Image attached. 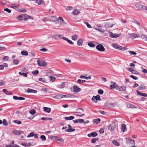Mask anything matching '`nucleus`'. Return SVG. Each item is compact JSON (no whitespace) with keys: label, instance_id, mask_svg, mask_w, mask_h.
<instances>
[{"label":"nucleus","instance_id":"obj_35","mask_svg":"<svg viewBox=\"0 0 147 147\" xmlns=\"http://www.w3.org/2000/svg\"><path fill=\"white\" fill-rule=\"evenodd\" d=\"M106 32L107 34H109L110 37H112L113 36V34L112 32L109 31H106Z\"/></svg>","mask_w":147,"mask_h":147},{"label":"nucleus","instance_id":"obj_26","mask_svg":"<svg viewBox=\"0 0 147 147\" xmlns=\"http://www.w3.org/2000/svg\"><path fill=\"white\" fill-rule=\"evenodd\" d=\"M21 54L23 55H28V53L26 51H22L21 52Z\"/></svg>","mask_w":147,"mask_h":147},{"label":"nucleus","instance_id":"obj_52","mask_svg":"<svg viewBox=\"0 0 147 147\" xmlns=\"http://www.w3.org/2000/svg\"><path fill=\"white\" fill-rule=\"evenodd\" d=\"M15 123H16L18 124H20L22 122L21 121H18V120H15L13 121Z\"/></svg>","mask_w":147,"mask_h":147},{"label":"nucleus","instance_id":"obj_1","mask_svg":"<svg viewBox=\"0 0 147 147\" xmlns=\"http://www.w3.org/2000/svg\"><path fill=\"white\" fill-rule=\"evenodd\" d=\"M112 46L115 49L120 50L122 51H124L127 49V47H123L120 46L119 45L116 43H113L112 45Z\"/></svg>","mask_w":147,"mask_h":147},{"label":"nucleus","instance_id":"obj_59","mask_svg":"<svg viewBox=\"0 0 147 147\" xmlns=\"http://www.w3.org/2000/svg\"><path fill=\"white\" fill-rule=\"evenodd\" d=\"M127 69L129 71L132 72L133 70L134 69L132 68H127Z\"/></svg>","mask_w":147,"mask_h":147},{"label":"nucleus","instance_id":"obj_43","mask_svg":"<svg viewBox=\"0 0 147 147\" xmlns=\"http://www.w3.org/2000/svg\"><path fill=\"white\" fill-rule=\"evenodd\" d=\"M130 37H138L139 35L137 34H130Z\"/></svg>","mask_w":147,"mask_h":147},{"label":"nucleus","instance_id":"obj_5","mask_svg":"<svg viewBox=\"0 0 147 147\" xmlns=\"http://www.w3.org/2000/svg\"><path fill=\"white\" fill-rule=\"evenodd\" d=\"M100 96L99 95H98L96 96H94L92 98V100L95 103L97 102V100H100Z\"/></svg>","mask_w":147,"mask_h":147},{"label":"nucleus","instance_id":"obj_8","mask_svg":"<svg viewBox=\"0 0 147 147\" xmlns=\"http://www.w3.org/2000/svg\"><path fill=\"white\" fill-rule=\"evenodd\" d=\"M111 83L112 84L110 86V87L111 88V89H113L114 88H116L117 89V88L118 87V86L116 85V83L115 82H111Z\"/></svg>","mask_w":147,"mask_h":147},{"label":"nucleus","instance_id":"obj_54","mask_svg":"<svg viewBox=\"0 0 147 147\" xmlns=\"http://www.w3.org/2000/svg\"><path fill=\"white\" fill-rule=\"evenodd\" d=\"M92 136L93 137L96 136L98 134L97 133L95 132H92L91 133Z\"/></svg>","mask_w":147,"mask_h":147},{"label":"nucleus","instance_id":"obj_63","mask_svg":"<svg viewBox=\"0 0 147 147\" xmlns=\"http://www.w3.org/2000/svg\"><path fill=\"white\" fill-rule=\"evenodd\" d=\"M78 122L82 123L84 122V120L82 119H78Z\"/></svg>","mask_w":147,"mask_h":147},{"label":"nucleus","instance_id":"obj_16","mask_svg":"<svg viewBox=\"0 0 147 147\" xmlns=\"http://www.w3.org/2000/svg\"><path fill=\"white\" fill-rule=\"evenodd\" d=\"M126 87L125 86H118L117 89L119 90L120 91H124L126 89Z\"/></svg>","mask_w":147,"mask_h":147},{"label":"nucleus","instance_id":"obj_51","mask_svg":"<svg viewBox=\"0 0 147 147\" xmlns=\"http://www.w3.org/2000/svg\"><path fill=\"white\" fill-rule=\"evenodd\" d=\"M38 73V70H36L32 72V73L33 74L36 75Z\"/></svg>","mask_w":147,"mask_h":147},{"label":"nucleus","instance_id":"obj_14","mask_svg":"<svg viewBox=\"0 0 147 147\" xmlns=\"http://www.w3.org/2000/svg\"><path fill=\"white\" fill-rule=\"evenodd\" d=\"M24 17V14L20 15L17 17V19L18 20L22 21L23 20V18Z\"/></svg>","mask_w":147,"mask_h":147},{"label":"nucleus","instance_id":"obj_6","mask_svg":"<svg viewBox=\"0 0 147 147\" xmlns=\"http://www.w3.org/2000/svg\"><path fill=\"white\" fill-rule=\"evenodd\" d=\"M115 25V24H112L111 22H105L104 26L106 28H110L113 27Z\"/></svg>","mask_w":147,"mask_h":147},{"label":"nucleus","instance_id":"obj_53","mask_svg":"<svg viewBox=\"0 0 147 147\" xmlns=\"http://www.w3.org/2000/svg\"><path fill=\"white\" fill-rule=\"evenodd\" d=\"M98 93L100 94H102L103 93V91L101 89H99L98 91Z\"/></svg>","mask_w":147,"mask_h":147},{"label":"nucleus","instance_id":"obj_39","mask_svg":"<svg viewBox=\"0 0 147 147\" xmlns=\"http://www.w3.org/2000/svg\"><path fill=\"white\" fill-rule=\"evenodd\" d=\"M3 124L5 125L6 126L8 125V123L5 119H4L3 121Z\"/></svg>","mask_w":147,"mask_h":147},{"label":"nucleus","instance_id":"obj_27","mask_svg":"<svg viewBox=\"0 0 147 147\" xmlns=\"http://www.w3.org/2000/svg\"><path fill=\"white\" fill-rule=\"evenodd\" d=\"M100 119L99 118H98L94 119L93 121V123L98 124L100 122Z\"/></svg>","mask_w":147,"mask_h":147},{"label":"nucleus","instance_id":"obj_3","mask_svg":"<svg viewBox=\"0 0 147 147\" xmlns=\"http://www.w3.org/2000/svg\"><path fill=\"white\" fill-rule=\"evenodd\" d=\"M115 127V123L112 121L111 123L107 126L108 129L111 131H113Z\"/></svg>","mask_w":147,"mask_h":147},{"label":"nucleus","instance_id":"obj_49","mask_svg":"<svg viewBox=\"0 0 147 147\" xmlns=\"http://www.w3.org/2000/svg\"><path fill=\"white\" fill-rule=\"evenodd\" d=\"M49 78H50V80L52 82H54L55 80V78L51 76H50Z\"/></svg>","mask_w":147,"mask_h":147},{"label":"nucleus","instance_id":"obj_10","mask_svg":"<svg viewBox=\"0 0 147 147\" xmlns=\"http://www.w3.org/2000/svg\"><path fill=\"white\" fill-rule=\"evenodd\" d=\"M26 92L28 93H36L37 92V90L30 88L27 89L26 90Z\"/></svg>","mask_w":147,"mask_h":147},{"label":"nucleus","instance_id":"obj_36","mask_svg":"<svg viewBox=\"0 0 147 147\" xmlns=\"http://www.w3.org/2000/svg\"><path fill=\"white\" fill-rule=\"evenodd\" d=\"M29 113L32 115H34L35 113V110L34 109H32L30 110Z\"/></svg>","mask_w":147,"mask_h":147},{"label":"nucleus","instance_id":"obj_42","mask_svg":"<svg viewBox=\"0 0 147 147\" xmlns=\"http://www.w3.org/2000/svg\"><path fill=\"white\" fill-rule=\"evenodd\" d=\"M4 11H6L8 13H10L11 12V10L7 8L4 9Z\"/></svg>","mask_w":147,"mask_h":147},{"label":"nucleus","instance_id":"obj_20","mask_svg":"<svg viewBox=\"0 0 147 147\" xmlns=\"http://www.w3.org/2000/svg\"><path fill=\"white\" fill-rule=\"evenodd\" d=\"M79 12L78 9H75L73 10L72 13L74 15H76L78 14Z\"/></svg>","mask_w":147,"mask_h":147},{"label":"nucleus","instance_id":"obj_37","mask_svg":"<svg viewBox=\"0 0 147 147\" xmlns=\"http://www.w3.org/2000/svg\"><path fill=\"white\" fill-rule=\"evenodd\" d=\"M140 8L143 10H147V8L144 5H140Z\"/></svg>","mask_w":147,"mask_h":147},{"label":"nucleus","instance_id":"obj_33","mask_svg":"<svg viewBox=\"0 0 147 147\" xmlns=\"http://www.w3.org/2000/svg\"><path fill=\"white\" fill-rule=\"evenodd\" d=\"M88 45L91 47H94L95 46V45L92 42H89L88 44Z\"/></svg>","mask_w":147,"mask_h":147},{"label":"nucleus","instance_id":"obj_28","mask_svg":"<svg viewBox=\"0 0 147 147\" xmlns=\"http://www.w3.org/2000/svg\"><path fill=\"white\" fill-rule=\"evenodd\" d=\"M36 2L37 3L38 5H41L42 3L44 4V2L42 1V0H36Z\"/></svg>","mask_w":147,"mask_h":147},{"label":"nucleus","instance_id":"obj_48","mask_svg":"<svg viewBox=\"0 0 147 147\" xmlns=\"http://www.w3.org/2000/svg\"><path fill=\"white\" fill-rule=\"evenodd\" d=\"M130 77L135 80H137L138 79V78L137 77L134 76L132 75H131Z\"/></svg>","mask_w":147,"mask_h":147},{"label":"nucleus","instance_id":"obj_12","mask_svg":"<svg viewBox=\"0 0 147 147\" xmlns=\"http://www.w3.org/2000/svg\"><path fill=\"white\" fill-rule=\"evenodd\" d=\"M126 125L125 124H123L121 125V131L123 132H124L126 131Z\"/></svg>","mask_w":147,"mask_h":147},{"label":"nucleus","instance_id":"obj_47","mask_svg":"<svg viewBox=\"0 0 147 147\" xmlns=\"http://www.w3.org/2000/svg\"><path fill=\"white\" fill-rule=\"evenodd\" d=\"M98 138H95L92 139L91 141V142L92 143H94L96 142V141H98Z\"/></svg>","mask_w":147,"mask_h":147},{"label":"nucleus","instance_id":"obj_45","mask_svg":"<svg viewBox=\"0 0 147 147\" xmlns=\"http://www.w3.org/2000/svg\"><path fill=\"white\" fill-rule=\"evenodd\" d=\"M38 80L39 81L42 82L43 83L45 82V79L43 78H40Z\"/></svg>","mask_w":147,"mask_h":147},{"label":"nucleus","instance_id":"obj_24","mask_svg":"<svg viewBox=\"0 0 147 147\" xmlns=\"http://www.w3.org/2000/svg\"><path fill=\"white\" fill-rule=\"evenodd\" d=\"M112 142L116 146H119V144L116 140H113Z\"/></svg>","mask_w":147,"mask_h":147},{"label":"nucleus","instance_id":"obj_13","mask_svg":"<svg viewBox=\"0 0 147 147\" xmlns=\"http://www.w3.org/2000/svg\"><path fill=\"white\" fill-rule=\"evenodd\" d=\"M73 88L74 90V92H78L80 90V89L76 86H74Z\"/></svg>","mask_w":147,"mask_h":147},{"label":"nucleus","instance_id":"obj_7","mask_svg":"<svg viewBox=\"0 0 147 147\" xmlns=\"http://www.w3.org/2000/svg\"><path fill=\"white\" fill-rule=\"evenodd\" d=\"M37 63L38 65L40 66H45V63L43 60H37Z\"/></svg>","mask_w":147,"mask_h":147},{"label":"nucleus","instance_id":"obj_46","mask_svg":"<svg viewBox=\"0 0 147 147\" xmlns=\"http://www.w3.org/2000/svg\"><path fill=\"white\" fill-rule=\"evenodd\" d=\"M13 63L16 65H17L18 63V60L17 59H15L13 60Z\"/></svg>","mask_w":147,"mask_h":147},{"label":"nucleus","instance_id":"obj_23","mask_svg":"<svg viewBox=\"0 0 147 147\" xmlns=\"http://www.w3.org/2000/svg\"><path fill=\"white\" fill-rule=\"evenodd\" d=\"M74 117L73 116H71L69 117H65L64 119L66 120H71L74 119Z\"/></svg>","mask_w":147,"mask_h":147},{"label":"nucleus","instance_id":"obj_11","mask_svg":"<svg viewBox=\"0 0 147 147\" xmlns=\"http://www.w3.org/2000/svg\"><path fill=\"white\" fill-rule=\"evenodd\" d=\"M13 134L16 135H19L21 134L22 131H20L14 130L13 131Z\"/></svg>","mask_w":147,"mask_h":147},{"label":"nucleus","instance_id":"obj_19","mask_svg":"<svg viewBox=\"0 0 147 147\" xmlns=\"http://www.w3.org/2000/svg\"><path fill=\"white\" fill-rule=\"evenodd\" d=\"M54 98L57 99H61L62 97V94H59L57 95H56L54 96L53 97Z\"/></svg>","mask_w":147,"mask_h":147},{"label":"nucleus","instance_id":"obj_57","mask_svg":"<svg viewBox=\"0 0 147 147\" xmlns=\"http://www.w3.org/2000/svg\"><path fill=\"white\" fill-rule=\"evenodd\" d=\"M72 9H73V7H72L68 6L67 7L66 9L67 10V11L68 10H72Z\"/></svg>","mask_w":147,"mask_h":147},{"label":"nucleus","instance_id":"obj_62","mask_svg":"<svg viewBox=\"0 0 147 147\" xmlns=\"http://www.w3.org/2000/svg\"><path fill=\"white\" fill-rule=\"evenodd\" d=\"M40 51H41L46 52L47 51V50L45 48H42V49H40Z\"/></svg>","mask_w":147,"mask_h":147},{"label":"nucleus","instance_id":"obj_17","mask_svg":"<svg viewBox=\"0 0 147 147\" xmlns=\"http://www.w3.org/2000/svg\"><path fill=\"white\" fill-rule=\"evenodd\" d=\"M21 144L25 146H30L31 145V143L30 142L29 143H22Z\"/></svg>","mask_w":147,"mask_h":147},{"label":"nucleus","instance_id":"obj_34","mask_svg":"<svg viewBox=\"0 0 147 147\" xmlns=\"http://www.w3.org/2000/svg\"><path fill=\"white\" fill-rule=\"evenodd\" d=\"M42 120H52V119L51 118H47V117H42L41 119Z\"/></svg>","mask_w":147,"mask_h":147},{"label":"nucleus","instance_id":"obj_15","mask_svg":"<svg viewBox=\"0 0 147 147\" xmlns=\"http://www.w3.org/2000/svg\"><path fill=\"white\" fill-rule=\"evenodd\" d=\"M136 92L138 95L142 96L145 97L147 96V94L146 93L141 92L138 91H137Z\"/></svg>","mask_w":147,"mask_h":147},{"label":"nucleus","instance_id":"obj_2","mask_svg":"<svg viewBox=\"0 0 147 147\" xmlns=\"http://www.w3.org/2000/svg\"><path fill=\"white\" fill-rule=\"evenodd\" d=\"M53 38L51 37L52 38H49V37H42V38L40 39V41L42 42L45 43L49 41H54L55 40L58 39L56 38Z\"/></svg>","mask_w":147,"mask_h":147},{"label":"nucleus","instance_id":"obj_30","mask_svg":"<svg viewBox=\"0 0 147 147\" xmlns=\"http://www.w3.org/2000/svg\"><path fill=\"white\" fill-rule=\"evenodd\" d=\"M3 92L5 93L6 94H11V92H8V91H7V90H6V89H3Z\"/></svg>","mask_w":147,"mask_h":147},{"label":"nucleus","instance_id":"obj_32","mask_svg":"<svg viewBox=\"0 0 147 147\" xmlns=\"http://www.w3.org/2000/svg\"><path fill=\"white\" fill-rule=\"evenodd\" d=\"M77 113H82L83 112V110L81 108H79L77 109Z\"/></svg>","mask_w":147,"mask_h":147},{"label":"nucleus","instance_id":"obj_56","mask_svg":"<svg viewBox=\"0 0 147 147\" xmlns=\"http://www.w3.org/2000/svg\"><path fill=\"white\" fill-rule=\"evenodd\" d=\"M95 29L98 30L99 32H100L101 33H102V32H103V30H102L101 29L95 28Z\"/></svg>","mask_w":147,"mask_h":147},{"label":"nucleus","instance_id":"obj_41","mask_svg":"<svg viewBox=\"0 0 147 147\" xmlns=\"http://www.w3.org/2000/svg\"><path fill=\"white\" fill-rule=\"evenodd\" d=\"M34 134L33 132H31L30 133L28 136L27 137H32L34 135Z\"/></svg>","mask_w":147,"mask_h":147},{"label":"nucleus","instance_id":"obj_25","mask_svg":"<svg viewBox=\"0 0 147 147\" xmlns=\"http://www.w3.org/2000/svg\"><path fill=\"white\" fill-rule=\"evenodd\" d=\"M131 21L138 24L139 26H140V24L139 22L134 19H131Z\"/></svg>","mask_w":147,"mask_h":147},{"label":"nucleus","instance_id":"obj_60","mask_svg":"<svg viewBox=\"0 0 147 147\" xmlns=\"http://www.w3.org/2000/svg\"><path fill=\"white\" fill-rule=\"evenodd\" d=\"M8 57L7 56H5L3 59V60H5V61H7V60H8Z\"/></svg>","mask_w":147,"mask_h":147},{"label":"nucleus","instance_id":"obj_58","mask_svg":"<svg viewBox=\"0 0 147 147\" xmlns=\"http://www.w3.org/2000/svg\"><path fill=\"white\" fill-rule=\"evenodd\" d=\"M58 20H59L61 22H63V20L61 17H58Z\"/></svg>","mask_w":147,"mask_h":147},{"label":"nucleus","instance_id":"obj_4","mask_svg":"<svg viewBox=\"0 0 147 147\" xmlns=\"http://www.w3.org/2000/svg\"><path fill=\"white\" fill-rule=\"evenodd\" d=\"M96 49L98 51L103 52L105 51V49L103 46L101 44H99L96 46Z\"/></svg>","mask_w":147,"mask_h":147},{"label":"nucleus","instance_id":"obj_44","mask_svg":"<svg viewBox=\"0 0 147 147\" xmlns=\"http://www.w3.org/2000/svg\"><path fill=\"white\" fill-rule=\"evenodd\" d=\"M40 138L43 141H45L46 140L45 136L44 135H42L40 137Z\"/></svg>","mask_w":147,"mask_h":147},{"label":"nucleus","instance_id":"obj_22","mask_svg":"<svg viewBox=\"0 0 147 147\" xmlns=\"http://www.w3.org/2000/svg\"><path fill=\"white\" fill-rule=\"evenodd\" d=\"M43 109L45 112L48 113H50L51 111V108L48 107H44L43 108Z\"/></svg>","mask_w":147,"mask_h":147},{"label":"nucleus","instance_id":"obj_31","mask_svg":"<svg viewBox=\"0 0 147 147\" xmlns=\"http://www.w3.org/2000/svg\"><path fill=\"white\" fill-rule=\"evenodd\" d=\"M25 17H27L28 20L31 19L33 20V17L31 16H30L27 14H24Z\"/></svg>","mask_w":147,"mask_h":147},{"label":"nucleus","instance_id":"obj_18","mask_svg":"<svg viewBox=\"0 0 147 147\" xmlns=\"http://www.w3.org/2000/svg\"><path fill=\"white\" fill-rule=\"evenodd\" d=\"M49 18L51 19L52 21H58V19L55 16H50Z\"/></svg>","mask_w":147,"mask_h":147},{"label":"nucleus","instance_id":"obj_40","mask_svg":"<svg viewBox=\"0 0 147 147\" xmlns=\"http://www.w3.org/2000/svg\"><path fill=\"white\" fill-rule=\"evenodd\" d=\"M129 52L130 54L131 55H135L137 54L136 53V52H135L133 51H129Z\"/></svg>","mask_w":147,"mask_h":147},{"label":"nucleus","instance_id":"obj_55","mask_svg":"<svg viewBox=\"0 0 147 147\" xmlns=\"http://www.w3.org/2000/svg\"><path fill=\"white\" fill-rule=\"evenodd\" d=\"M85 23L86 24L88 27L90 28H92L91 25L88 22H85Z\"/></svg>","mask_w":147,"mask_h":147},{"label":"nucleus","instance_id":"obj_38","mask_svg":"<svg viewBox=\"0 0 147 147\" xmlns=\"http://www.w3.org/2000/svg\"><path fill=\"white\" fill-rule=\"evenodd\" d=\"M19 74L20 75H21L23 76H24L25 77H27V74L26 73H21V72H19Z\"/></svg>","mask_w":147,"mask_h":147},{"label":"nucleus","instance_id":"obj_9","mask_svg":"<svg viewBox=\"0 0 147 147\" xmlns=\"http://www.w3.org/2000/svg\"><path fill=\"white\" fill-rule=\"evenodd\" d=\"M69 128L66 130L65 131L68 132H73L75 131V129H73L72 128V127L70 125V124L68 125Z\"/></svg>","mask_w":147,"mask_h":147},{"label":"nucleus","instance_id":"obj_29","mask_svg":"<svg viewBox=\"0 0 147 147\" xmlns=\"http://www.w3.org/2000/svg\"><path fill=\"white\" fill-rule=\"evenodd\" d=\"M139 90H143L145 88V86L143 84H141L138 88Z\"/></svg>","mask_w":147,"mask_h":147},{"label":"nucleus","instance_id":"obj_50","mask_svg":"<svg viewBox=\"0 0 147 147\" xmlns=\"http://www.w3.org/2000/svg\"><path fill=\"white\" fill-rule=\"evenodd\" d=\"M121 36V34H117L115 33L113 34V36L112 37H119Z\"/></svg>","mask_w":147,"mask_h":147},{"label":"nucleus","instance_id":"obj_21","mask_svg":"<svg viewBox=\"0 0 147 147\" xmlns=\"http://www.w3.org/2000/svg\"><path fill=\"white\" fill-rule=\"evenodd\" d=\"M83 40L82 39H80L78 40L77 42V45L78 46H80L82 45L83 42Z\"/></svg>","mask_w":147,"mask_h":147},{"label":"nucleus","instance_id":"obj_64","mask_svg":"<svg viewBox=\"0 0 147 147\" xmlns=\"http://www.w3.org/2000/svg\"><path fill=\"white\" fill-rule=\"evenodd\" d=\"M4 82L2 80H0V86H2L4 84Z\"/></svg>","mask_w":147,"mask_h":147},{"label":"nucleus","instance_id":"obj_61","mask_svg":"<svg viewBox=\"0 0 147 147\" xmlns=\"http://www.w3.org/2000/svg\"><path fill=\"white\" fill-rule=\"evenodd\" d=\"M65 86V82H63L61 84V88H64Z\"/></svg>","mask_w":147,"mask_h":147}]
</instances>
